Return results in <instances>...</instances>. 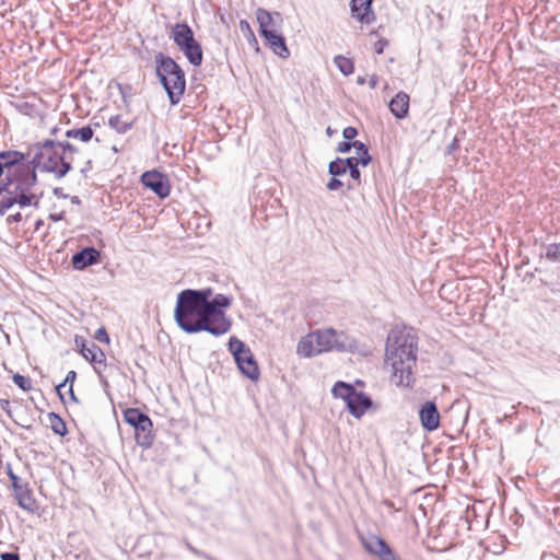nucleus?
Here are the masks:
<instances>
[{
	"mask_svg": "<svg viewBox=\"0 0 560 560\" xmlns=\"http://www.w3.org/2000/svg\"><path fill=\"white\" fill-rule=\"evenodd\" d=\"M417 350V337L412 331L399 328L390 330L387 337L385 362L392 366L390 380L397 386H412Z\"/></svg>",
	"mask_w": 560,
	"mask_h": 560,
	"instance_id": "1",
	"label": "nucleus"
},
{
	"mask_svg": "<svg viewBox=\"0 0 560 560\" xmlns=\"http://www.w3.org/2000/svg\"><path fill=\"white\" fill-rule=\"evenodd\" d=\"M34 156L28 161L24 156V162L28 163L33 171L39 168L42 171L54 173L56 177L61 178L71 170L73 154L78 149L69 142H56L54 140H45L36 143L33 148ZM36 174V172H34Z\"/></svg>",
	"mask_w": 560,
	"mask_h": 560,
	"instance_id": "2",
	"label": "nucleus"
},
{
	"mask_svg": "<svg viewBox=\"0 0 560 560\" xmlns=\"http://www.w3.org/2000/svg\"><path fill=\"white\" fill-rule=\"evenodd\" d=\"M174 317L178 327L185 332L208 331L210 334V317L202 306L185 291H182L177 296Z\"/></svg>",
	"mask_w": 560,
	"mask_h": 560,
	"instance_id": "3",
	"label": "nucleus"
},
{
	"mask_svg": "<svg viewBox=\"0 0 560 560\" xmlns=\"http://www.w3.org/2000/svg\"><path fill=\"white\" fill-rule=\"evenodd\" d=\"M156 74L163 84L172 104H177L186 88L185 73L180 67L167 56L156 57Z\"/></svg>",
	"mask_w": 560,
	"mask_h": 560,
	"instance_id": "4",
	"label": "nucleus"
},
{
	"mask_svg": "<svg viewBox=\"0 0 560 560\" xmlns=\"http://www.w3.org/2000/svg\"><path fill=\"white\" fill-rule=\"evenodd\" d=\"M316 345L320 353L330 350L347 351V352H362L359 342L346 335L343 331H338L334 328L318 329L313 331Z\"/></svg>",
	"mask_w": 560,
	"mask_h": 560,
	"instance_id": "5",
	"label": "nucleus"
},
{
	"mask_svg": "<svg viewBox=\"0 0 560 560\" xmlns=\"http://www.w3.org/2000/svg\"><path fill=\"white\" fill-rule=\"evenodd\" d=\"M231 304L232 298L224 294H217L210 300L205 311L210 317L211 335L219 337L230 331L232 322L225 315L224 308L230 307Z\"/></svg>",
	"mask_w": 560,
	"mask_h": 560,
	"instance_id": "6",
	"label": "nucleus"
},
{
	"mask_svg": "<svg viewBox=\"0 0 560 560\" xmlns=\"http://www.w3.org/2000/svg\"><path fill=\"white\" fill-rule=\"evenodd\" d=\"M173 39L192 66L202 62V49L195 39L192 30L185 23H177L173 27Z\"/></svg>",
	"mask_w": 560,
	"mask_h": 560,
	"instance_id": "7",
	"label": "nucleus"
},
{
	"mask_svg": "<svg viewBox=\"0 0 560 560\" xmlns=\"http://www.w3.org/2000/svg\"><path fill=\"white\" fill-rule=\"evenodd\" d=\"M229 349L232 352L241 373L252 381H257L260 372L250 349L236 337H231L229 341Z\"/></svg>",
	"mask_w": 560,
	"mask_h": 560,
	"instance_id": "8",
	"label": "nucleus"
},
{
	"mask_svg": "<svg viewBox=\"0 0 560 560\" xmlns=\"http://www.w3.org/2000/svg\"><path fill=\"white\" fill-rule=\"evenodd\" d=\"M124 419L135 428L137 443L142 447H150L153 443L151 419L137 408H128L124 412Z\"/></svg>",
	"mask_w": 560,
	"mask_h": 560,
	"instance_id": "9",
	"label": "nucleus"
},
{
	"mask_svg": "<svg viewBox=\"0 0 560 560\" xmlns=\"http://www.w3.org/2000/svg\"><path fill=\"white\" fill-rule=\"evenodd\" d=\"M142 184L150 188L160 198H165L171 192V186L167 176L158 171H148L141 177Z\"/></svg>",
	"mask_w": 560,
	"mask_h": 560,
	"instance_id": "10",
	"label": "nucleus"
},
{
	"mask_svg": "<svg viewBox=\"0 0 560 560\" xmlns=\"http://www.w3.org/2000/svg\"><path fill=\"white\" fill-rule=\"evenodd\" d=\"M351 15L362 24H371L375 20L372 10V0H351Z\"/></svg>",
	"mask_w": 560,
	"mask_h": 560,
	"instance_id": "11",
	"label": "nucleus"
},
{
	"mask_svg": "<svg viewBox=\"0 0 560 560\" xmlns=\"http://www.w3.org/2000/svg\"><path fill=\"white\" fill-rule=\"evenodd\" d=\"M420 421L422 427L428 431H433L440 425V413L433 401H425L420 411Z\"/></svg>",
	"mask_w": 560,
	"mask_h": 560,
	"instance_id": "12",
	"label": "nucleus"
},
{
	"mask_svg": "<svg viewBox=\"0 0 560 560\" xmlns=\"http://www.w3.org/2000/svg\"><path fill=\"white\" fill-rule=\"evenodd\" d=\"M14 499L19 506L28 513H36L38 511V502L36 501L33 490L26 483L23 487L14 490Z\"/></svg>",
	"mask_w": 560,
	"mask_h": 560,
	"instance_id": "13",
	"label": "nucleus"
},
{
	"mask_svg": "<svg viewBox=\"0 0 560 560\" xmlns=\"http://www.w3.org/2000/svg\"><path fill=\"white\" fill-rule=\"evenodd\" d=\"M346 405L349 412L359 419L372 406V400L365 394L355 390Z\"/></svg>",
	"mask_w": 560,
	"mask_h": 560,
	"instance_id": "14",
	"label": "nucleus"
},
{
	"mask_svg": "<svg viewBox=\"0 0 560 560\" xmlns=\"http://www.w3.org/2000/svg\"><path fill=\"white\" fill-rule=\"evenodd\" d=\"M100 252L94 247H85L72 256V265L74 269L82 270L98 261Z\"/></svg>",
	"mask_w": 560,
	"mask_h": 560,
	"instance_id": "15",
	"label": "nucleus"
},
{
	"mask_svg": "<svg viewBox=\"0 0 560 560\" xmlns=\"http://www.w3.org/2000/svg\"><path fill=\"white\" fill-rule=\"evenodd\" d=\"M410 97L406 92H398L389 102V110L397 119H404L409 114Z\"/></svg>",
	"mask_w": 560,
	"mask_h": 560,
	"instance_id": "16",
	"label": "nucleus"
},
{
	"mask_svg": "<svg viewBox=\"0 0 560 560\" xmlns=\"http://www.w3.org/2000/svg\"><path fill=\"white\" fill-rule=\"evenodd\" d=\"M256 19L259 24V31H260V33H262V32L277 30V27H278L277 20L281 21V15L278 12L275 13V15H272L266 9L259 8L256 11Z\"/></svg>",
	"mask_w": 560,
	"mask_h": 560,
	"instance_id": "17",
	"label": "nucleus"
},
{
	"mask_svg": "<svg viewBox=\"0 0 560 560\" xmlns=\"http://www.w3.org/2000/svg\"><path fill=\"white\" fill-rule=\"evenodd\" d=\"M296 352L299 355L304 358H311L320 354L313 331L299 341Z\"/></svg>",
	"mask_w": 560,
	"mask_h": 560,
	"instance_id": "18",
	"label": "nucleus"
},
{
	"mask_svg": "<svg viewBox=\"0 0 560 560\" xmlns=\"http://www.w3.org/2000/svg\"><path fill=\"white\" fill-rule=\"evenodd\" d=\"M362 545L366 551L378 558L380 555H383L388 548H390L383 538L375 535L362 538Z\"/></svg>",
	"mask_w": 560,
	"mask_h": 560,
	"instance_id": "19",
	"label": "nucleus"
},
{
	"mask_svg": "<svg viewBox=\"0 0 560 560\" xmlns=\"http://www.w3.org/2000/svg\"><path fill=\"white\" fill-rule=\"evenodd\" d=\"M81 353L90 362L102 363L105 360L104 352L95 343L91 346L82 345Z\"/></svg>",
	"mask_w": 560,
	"mask_h": 560,
	"instance_id": "20",
	"label": "nucleus"
},
{
	"mask_svg": "<svg viewBox=\"0 0 560 560\" xmlns=\"http://www.w3.org/2000/svg\"><path fill=\"white\" fill-rule=\"evenodd\" d=\"M184 291L187 292V294L190 298H192L198 304H200L203 310H206V307L208 306V304L211 300V295H212L211 289H203V290L187 289Z\"/></svg>",
	"mask_w": 560,
	"mask_h": 560,
	"instance_id": "21",
	"label": "nucleus"
},
{
	"mask_svg": "<svg viewBox=\"0 0 560 560\" xmlns=\"http://www.w3.org/2000/svg\"><path fill=\"white\" fill-rule=\"evenodd\" d=\"M331 392L335 397L343 399L347 404L350 397H352L353 393L355 392V388L352 385L347 384L345 382H337L332 387Z\"/></svg>",
	"mask_w": 560,
	"mask_h": 560,
	"instance_id": "22",
	"label": "nucleus"
},
{
	"mask_svg": "<svg viewBox=\"0 0 560 560\" xmlns=\"http://www.w3.org/2000/svg\"><path fill=\"white\" fill-rule=\"evenodd\" d=\"M49 427L55 434L65 436L67 434V425L63 419L55 412L48 413Z\"/></svg>",
	"mask_w": 560,
	"mask_h": 560,
	"instance_id": "23",
	"label": "nucleus"
},
{
	"mask_svg": "<svg viewBox=\"0 0 560 560\" xmlns=\"http://www.w3.org/2000/svg\"><path fill=\"white\" fill-rule=\"evenodd\" d=\"M93 135V129L90 126H84L78 129H70L66 132L67 138L79 139L82 142L90 141Z\"/></svg>",
	"mask_w": 560,
	"mask_h": 560,
	"instance_id": "24",
	"label": "nucleus"
},
{
	"mask_svg": "<svg viewBox=\"0 0 560 560\" xmlns=\"http://www.w3.org/2000/svg\"><path fill=\"white\" fill-rule=\"evenodd\" d=\"M110 128L116 130L118 133H126L132 128L133 122L125 120L120 115L112 116L108 120Z\"/></svg>",
	"mask_w": 560,
	"mask_h": 560,
	"instance_id": "25",
	"label": "nucleus"
},
{
	"mask_svg": "<svg viewBox=\"0 0 560 560\" xmlns=\"http://www.w3.org/2000/svg\"><path fill=\"white\" fill-rule=\"evenodd\" d=\"M334 63L339 69V71L345 75H350L354 71V65L351 59L338 55L334 58Z\"/></svg>",
	"mask_w": 560,
	"mask_h": 560,
	"instance_id": "26",
	"label": "nucleus"
},
{
	"mask_svg": "<svg viewBox=\"0 0 560 560\" xmlns=\"http://www.w3.org/2000/svg\"><path fill=\"white\" fill-rule=\"evenodd\" d=\"M269 46L275 54L279 55L282 58H288L290 55L289 49L285 45L284 37L282 35L275 42H271Z\"/></svg>",
	"mask_w": 560,
	"mask_h": 560,
	"instance_id": "27",
	"label": "nucleus"
},
{
	"mask_svg": "<svg viewBox=\"0 0 560 560\" xmlns=\"http://www.w3.org/2000/svg\"><path fill=\"white\" fill-rule=\"evenodd\" d=\"M353 147L355 148L357 154L359 155L358 160L360 161V164L366 166L371 161L366 145L360 141H354Z\"/></svg>",
	"mask_w": 560,
	"mask_h": 560,
	"instance_id": "28",
	"label": "nucleus"
},
{
	"mask_svg": "<svg viewBox=\"0 0 560 560\" xmlns=\"http://www.w3.org/2000/svg\"><path fill=\"white\" fill-rule=\"evenodd\" d=\"M12 378L14 384L24 392H30L33 388L32 380L27 376L16 373Z\"/></svg>",
	"mask_w": 560,
	"mask_h": 560,
	"instance_id": "29",
	"label": "nucleus"
},
{
	"mask_svg": "<svg viewBox=\"0 0 560 560\" xmlns=\"http://www.w3.org/2000/svg\"><path fill=\"white\" fill-rule=\"evenodd\" d=\"M75 378H77V372L69 371L62 383H65L66 386L69 385L68 393H69L70 400L73 402H79V400L75 397L74 392H73V383H74Z\"/></svg>",
	"mask_w": 560,
	"mask_h": 560,
	"instance_id": "30",
	"label": "nucleus"
},
{
	"mask_svg": "<svg viewBox=\"0 0 560 560\" xmlns=\"http://www.w3.org/2000/svg\"><path fill=\"white\" fill-rule=\"evenodd\" d=\"M328 172L332 176H340V175H343L347 171L343 165V162H341V159L337 158L335 161H331L329 163Z\"/></svg>",
	"mask_w": 560,
	"mask_h": 560,
	"instance_id": "31",
	"label": "nucleus"
},
{
	"mask_svg": "<svg viewBox=\"0 0 560 560\" xmlns=\"http://www.w3.org/2000/svg\"><path fill=\"white\" fill-rule=\"evenodd\" d=\"M546 258L551 261H559L560 260V249L559 245L551 244L548 246L546 252Z\"/></svg>",
	"mask_w": 560,
	"mask_h": 560,
	"instance_id": "32",
	"label": "nucleus"
},
{
	"mask_svg": "<svg viewBox=\"0 0 560 560\" xmlns=\"http://www.w3.org/2000/svg\"><path fill=\"white\" fill-rule=\"evenodd\" d=\"M8 476L11 481V487L13 491L27 483L26 481L22 480L19 476H16L11 469H9Z\"/></svg>",
	"mask_w": 560,
	"mask_h": 560,
	"instance_id": "33",
	"label": "nucleus"
},
{
	"mask_svg": "<svg viewBox=\"0 0 560 560\" xmlns=\"http://www.w3.org/2000/svg\"><path fill=\"white\" fill-rule=\"evenodd\" d=\"M260 34L267 40V43L269 45L271 44V42H275L277 38H279L281 36L280 34H278V30L262 32Z\"/></svg>",
	"mask_w": 560,
	"mask_h": 560,
	"instance_id": "34",
	"label": "nucleus"
},
{
	"mask_svg": "<svg viewBox=\"0 0 560 560\" xmlns=\"http://www.w3.org/2000/svg\"><path fill=\"white\" fill-rule=\"evenodd\" d=\"M357 135H358V131H357V129L354 127H347L342 131V136L347 140L354 139L357 137Z\"/></svg>",
	"mask_w": 560,
	"mask_h": 560,
	"instance_id": "35",
	"label": "nucleus"
},
{
	"mask_svg": "<svg viewBox=\"0 0 560 560\" xmlns=\"http://www.w3.org/2000/svg\"><path fill=\"white\" fill-rule=\"evenodd\" d=\"M341 162H343L346 171H350V167L358 166L360 164L358 158L341 159Z\"/></svg>",
	"mask_w": 560,
	"mask_h": 560,
	"instance_id": "36",
	"label": "nucleus"
},
{
	"mask_svg": "<svg viewBox=\"0 0 560 560\" xmlns=\"http://www.w3.org/2000/svg\"><path fill=\"white\" fill-rule=\"evenodd\" d=\"M95 338L98 341H103V342H107V343L109 342L108 334L106 332V330L104 328H100L96 330Z\"/></svg>",
	"mask_w": 560,
	"mask_h": 560,
	"instance_id": "37",
	"label": "nucleus"
},
{
	"mask_svg": "<svg viewBox=\"0 0 560 560\" xmlns=\"http://www.w3.org/2000/svg\"><path fill=\"white\" fill-rule=\"evenodd\" d=\"M340 187H342V182L337 179L336 176H334L328 183H327V189L329 190H337Z\"/></svg>",
	"mask_w": 560,
	"mask_h": 560,
	"instance_id": "38",
	"label": "nucleus"
},
{
	"mask_svg": "<svg viewBox=\"0 0 560 560\" xmlns=\"http://www.w3.org/2000/svg\"><path fill=\"white\" fill-rule=\"evenodd\" d=\"M352 147H353V142L351 143L349 141H343L338 144L337 151L340 153H346V152H349Z\"/></svg>",
	"mask_w": 560,
	"mask_h": 560,
	"instance_id": "39",
	"label": "nucleus"
},
{
	"mask_svg": "<svg viewBox=\"0 0 560 560\" xmlns=\"http://www.w3.org/2000/svg\"><path fill=\"white\" fill-rule=\"evenodd\" d=\"M380 560H398L392 548H388L383 555H380Z\"/></svg>",
	"mask_w": 560,
	"mask_h": 560,
	"instance_id": "40",
	"label": "nucleus"
},
{
	"mask_svg": "<svg viewBox=\"0 0 560 560\" xmlns=\"http://www.w3.org/2000/svg\"><path fill=\"white\" fill-rule=\"evenodd\" d=\"M1 560H20V555L18 552H2L0 555Z\"/></svg>",
	"mask_w": 560,
	"mask_h": 560,
	"instance_id": "41",
	"label": "nucleus"
},
{
	"mask_svg": "<svg viewBox=\"0 0 560 560\" xmlns=\"http://www.w3.org/2000/svg\"><path fill=\"white\" fill-rule=\"evenodd\" d=\"M387 45V42L385 39H380L374 45V50L377 55L383 54L385 46Z\"/></svg>",
	"mask_w": 560,
	"mask_h": 560,
	"instance_id": "42",
	"label": "nucleus"
},
{
	"mask_svg": "<svg viewBox=\"0 0 560 560\" xmlns=\"http://www.w3.org/2000/svg\"><path fill=\"white\" fill-rule=\"evenodd\" d=\"M350 176L354 179V180H359L360 179V176H361V173L358 168V166H352L350 167Z\"/></svg>",
	"mask_w": 560,
	"mask_h": 560,
	"instance_id": "43",
	"label": "nucleus"
},
{
	"mask_svg": "<svg viewBox=\"0 0 560 560\" xmlns=\"http://www.w3.org/2000/svg\"><path fill=\"white\" fill-rule=\"evenodd\" d=\"M66 387L65 383H60L56 386V392L59 396V398L61 399L62 402H66L65 400V397H63V394H62V389Z\"/></svg>",
	"mask_w": 560,
	"mask_h": 560,
	"instance_id": "44",
	"label": "nucleus"
},
{
	"mask_svg": "<svg viewBox=\"0 0 560 560\" xmlns=\"http://www.w3.org/2000/svg\"><path fill=\"white\" fill-rule=\"evenodd\" d=\"M378 84V78L376 74H372L369 80V85L371 89H376Z\"/></svg>",
	"mask_w": 560,
	"mask_h": 560,
	"instance_id": "45",
	"label": "nucleus"
},
{
	"mask_svg": "<svg viewBox=\"0 0 560 560\" xmlns=\"http://www.w3.org/2000/svg\"><path fill=\"white\" fill-rule=\"evenodd\" d=\"M49 219L52 221H60L63 219V212L60 213H50Z\"/></svg>",
	"mask_w": 560,
	"mask_h": 560,
	"instance_id": "46",
	"label": "nucleus"
},
{
	"mask_svg": "<svg viewBox=\"0 0 560 560\" xmlns=\"http://www.w3.org/2000/svg\"><path fill=\"white\" fill-rule=\"evenodd\" d=\"M22 219L20 213L12 214L8 217V221L11 222H19Z\"/></svg>",
	"mask_w": 560,
	"mask_h": 560,
	"instance_id": "47",
	"label": "nucleus"
},
{
	"mask_svg": "<svg viewBox=\"0 0 560 560\" xmlns=\"http://www.w3.org/2000/svg\"><path fill=\"white\" fill-rule=\"evenodd\" d=\"M54 195L57 197L67 198V195L62 192V188L59 187L54 189Z\"/></svg>",
	"mask_w": 560,
	"mask_h": 560,
	"instance_id": "48",
	"label": "nucleus"
},
{
	"mask_svg": "<svg viewBox=\"0 0 560 560\" xmlns=\"http://www.w3.org/2000/svg\"><path fill=\"white\" fill-rule=\"evenodd\" d=\"M240 25H241V30H242V31H245V30H246V31L250 32V26H249V24H248V22H247V21L242 20V21H241V23H240Z\"/></svg>",
	"mask_w": 560,
	"mask_h": 560,
	"instance_id": "49",
	"label": "nucleus"
},
{
	"mask_svg": "<svg viewBox=\"0 0 560 560\" xmlns=\"http://www.w3.org/2000/svg\"><path fill=\"white\" fill-rule=\"evenodd\" d=\"M1 408L5 411H8V407L10 406V401L4 399V400H1Z\"/></svg>",
	"mask_w": 560,
	"mask_h": 560,
	"instance_id": "50",
	"label": "nucleus"
},
{
	"mask_svg": "<svg viewBox=\"0 0 560 560\" xmlns=\"http://www.w3.org/2000/svg\"><path fill=\"white\" fill-rule=\"evenodd\" d=\"M44 225L43 220H37L35 223V231H38Z\"/></svg>",
	"mask_w": 560,
	"mask_h": 560,
	"instance_id": "51",
	"label": "nucleus"
},
{
	"mask_svg": "<svg viewBox=\"0 0 560 560\" xmlns=\"http://www.w3.org/2000/svg\"><path fill=\"white\" fill-rule=\"evenodd\" d=\"M357 83H358L359 85H363V84L365 83V78H363V77H358V79H357Z\"/></svg>",
	"mask_w": 560,
	"mask_h": 560,
	"instance_id": "52",
	"label": "nucleus"
},
{
	"mask_svg": "<svg viewBox=\"0 0 560 560\" xmlns=\"http://www.w3.org/2000/svg\"><path fill=\"white\" fill-rule=\"evenodd\" d=\"M71 201H72L73 203H80V199H79V197H78V196L72 197Z\"/></svg>",
	"mask_w": 560,
	"mask_h": 560,
	"instance_id": "53",
	"label": "nucleus"
},
{
	"mask_svg": "<svg viewBox=\"0 0 560 560\" xmlns=\"http://www.w3.org/2000/svg\"><path fill=\"white\" fill-rule=\"evenodd\" d=\"M327 133H328V135H330V133H331V130H330V128H329V127L327 128Z\"/></svg>",
	"mask_w": 560,
	"mask_h": 560,
	"instance_id": "54",
	"label": "nucleus"
}]
</instances>
